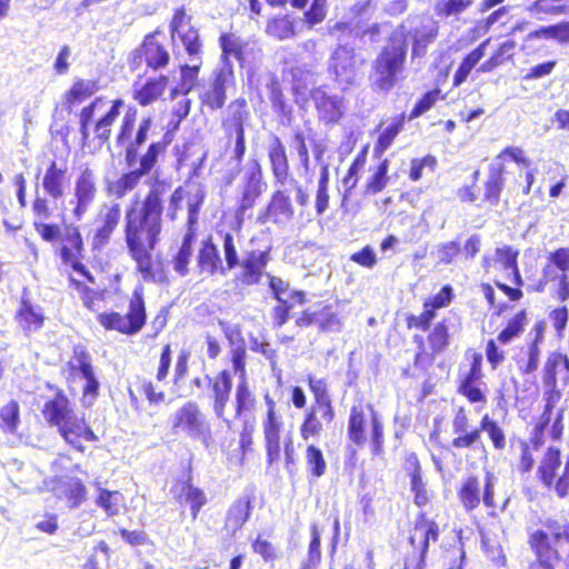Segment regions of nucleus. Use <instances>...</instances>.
<instances>
[{
	"mask_svg": "<svg viewBox=\"0 0 569 569\" xmlns=\"http://www.w3.org/2000/svg\"><path fill=\"white\" fill-rule=\"evenodd\" d=\"M240 199L237 208V218L242 217L249 209H252L267 189V182L263 180L261 166L257 159H250L242 172L239 186Z\"/></svg>",
	"mask_w": 569,
	"mask_h": 569,
	"instance_id": "7",
	"label": "nucleus"
},
{
	"mask_svg": "<svg viewBox=\"0 0 569 569\" xmlns=\"http://www.w3.org/2000/svg\"><path fill=\"white\" fill-rule=\"evenodd\" d=\"M365 422L366 418L363 411L357 407H352L348 423L349 439L356 445L360 446L365 442Z\"/></svg>",
	"mask_w": 569,
	"mask_h": 569,
	"instance_id": "43",
	"label": "nucleus"
},
{
	"mask_svg": "<svg viewBox=\"0 0 569 569\" xmlns=\"http://www.w3.org/2000/svg\"><path fill=\"white\" fill-rule=\"evenodd\" d=\"M482 378L481 357L475 356L469 371L460 380L458 391L470 402H486V396L480 389Z\"/></svg>",
	"mask_w": 569,
	"mask_h": 569,
	"instance_id": "18",
	"label": "nucleus"
},
{
	"mask_svg": "<svg viewBox=\"0 0 569 569\" xmlns=\"http://www.w3.org/2000/svg\"><path fill=\"white\" fill-rule=\"evenodd\" d=\"M67 168H59L56 161H52L43 176L42 186L44 191L53 199L63 196Z\"/></svg>",
	"mask_w": 569,
	"mask_h": 569,
	"instance_id": "26",
	"label": "nucleus"
},
{
	"mask_svg": "<svg viewBox=\"0 0 569 569\" xmlns=\"http://www.w3.org/2000/svg\"><path fill=\"white\" fill-rule=\"evenodd\" d=\"M167 82L168 78L164 76L148 80L140 89L134 92V99L141 106H148L152 103L162 94Z\"/></svg>",
	"mask_w": 569,
	"mask_h": 569,
	"instance_id": "34",
	"label": "nucleus"
},
{
	"mask_svg": "<svg viewBox=\"0 0 569 569\" xmlns=\"http://www.w3.org/2000/svg\"><path fill=\"white\" fill-rule=\"evenodd\" d=\"M98 321L108 330H117L126 335L138 333L146 323V309L142 295L134 291L127 315L122 316L118 312L100 313Z\"/></svg>",
	"mask_w": 569,
	"mask_h": 569,
	"instance_id": "6",
	"label": "nucleus"
},
{
	"mask_svg": "<svg viewBox=\"0 0 569 569\" xmlns=\"http://www.w3.org/2000/svg\"><path fill=\"white\" fill-rule=\"evenodd\" d=\"M150 189L140 209L131 206L124 216V237L128 250L144 278L152 273L151 251L162 229L163 198L170 191V180L158 176L150 180Z\"/></svg>",
	"mask_w": 569,
	"mask_h": 569,
	"instance_id": "1",
	"label": "nucleus"
},
{
	"mask_svg": "<svg viewBox=\"0 0 569 569\" xmlns=\"http://www.w3.org/2000/svg\"><path fill=\"white\" fill-rule=\"evenodd\" d=\"M121 218L119 203L103 206L96 218V229L92 236V249L102 250L110 241V238L118 227Z\"/></svg>",
	"mask_w": 569,
	"mask_h": 569,
	"instance_id": "13",
	"label": "nucleus"
},
{
	"mask_svg": "<svg viewBox=\"0 0 569 569\" xmlns=\"http://www.w3.org/2000/svg\"><path fill=\"white\" fill-rule=\"evenodd\" d=\"M209 386V399L211 400L212 411L217 418L228 422L224 417V409L230 399L232 389V378L228 370L220 371L216 377L211 378L206 375Z\"/></svg>",
	"mask_w": 569,
	"mask_h": 569,
	"instance_id": "15",
	"label": "nucleus"
},
{
	"mask_svg": "<svg viewBox=\"0 0 569 569\" xmlns=\"http://www.w3.org/2000/svg\"><path fill=\"white\" fill-rule=\"evenodd\" d=\"M222 250L224 257L223 269L226 274L238 266L241 268L233 277V283L237 287L254 286L260 282L264 269L270 260L269 250L249 251L240 261L238 250L234 244V238L230 232H226L222 236Z\"/></svg>",
	"mask_w": 569,
	"mask_h": 569,
	"instance_id": "4",
	"label": "nucleus"
},
{
	"mask_svg": "<svg viewBox=\"0 0 569 569\" xmlns=\"http://www.w3.org/2000/svg\"><path fill=\"white\" fill-rule=\"evenodd\" d=\"M58 490L68 500L70 508H78L87 499V488L79 478L60 481Z\"/></svg>",
	"mask_w": 569,
	"mask_h": 569,
	"instance_id": "30",
	"label": "nucleus"
},
{
	"mask_svg": "<svg viewBox=\"0 0 569 569\" xmlns=\"http://www.w3.org/2000/svg\"><path fill=\"white\" fill-rule=\"evenodd\" d=\"M480 430L488 433L495 449L503 450L506 448V436L498 423L488 415H485L480 421Z\"/></svg>",
	"mask_w": 569,
	"mask_h": 569,
	"instance_id": "51",
	"label": "nucleus"
},
{
	"mask_svg": "<svg viewBox=\"0 0 569 569\" xmlns=\"http://www.w3.org/2000/svg\"><path fill=\"white\" fill-rule=\"evenodd\" d=\"M505 164L500 160H492L489 166L488 177L485 182V200L491 206L500 201V193L505 187Z\"/></svg>",
	"mask_w": 569,
	"mask_h": 569,
	"instance_id": "24",
	"label": "nucleus"
},
{
	"mask_svg": "<svg viewBox=\"0 0 569 569\" xmlns=\"http://www.w3.org/2000/svg\"><path fill=\"white\" fill-rule=\"evenodd\" d=\"M306 463L308 472L313 478H320L327 471V462L325 460L323 453L318 447L313 445H309L307 447Z\"/></svg>",
	"mask_w": 569,
	"mask_h": 569,
	"instance_id": "46",
	"label": "nucleus"
},
{
	"mask_svg": "<svg viewBox=\"0 0 569 569\" xmlns=\"http://www.w3.org/2000/svg\"><path fill=\"white\" fill-rule=\"evenodd\" d=\"M144 177L139 170L132 169L119 177L114 182L110 183L109 191L116 198H123L129 191H132Z\"/></svg>",
	"mask_w": 569,
	"mask_h": 569,
	"instance_id": "35",
	"label": "nucleus"
},
{
	"mask_svg": "<svg viewBox=\"0 0 569 569\" xmlns=\"http://www.w3.org/2000/svg\"><path fill=\"white\" fill-rule=\"evenodd\" d=\"M176 37H179L189 58L190 61L201 59V42L199 39V33L193 27H189L187 30H183L181 33H178Z\"/></svg>",
	"mask_w": 569,
	"mask_h": 569,
	"instance_id": "50",
	"label": "nucleus"
},
{
	"mask_svg": "<svg viewBox=\"0 0 569 569\" xmlns=\"http://www.w3.org/2000/svg\"><path fill=\"white\" fill-rule=\"evenodd\" d=\"M19 403L14 400L9 401L0 409V418L4 428L9 432H14L19 423Z\"/></svg>",
	"mask_w": 569,
	"mask_h": 569,
	"instance_id": "53",
	"label": "nucleus"
},
{
	"mask_svg": "<svg viewBox=\"0 0 569 569\" xmlns=\"http://www.w3.org/2000/svg\"><path fill=\"white\" fill-rule=\"evenodd\" d=\"M204 192L202 189L197 188L196 192L188 197V224L193 226L198 221L200 207L203 203Z\"/></svg>",
	"mask_w": 569,
	"mask_h": 569,
	"instance_id": "62",
	"label": "nucleus"
},
{
	"mask_svg": "<svg viewBox=\"0 0 569 569\" xmlns=\"http://www.w3.org/2000/svg\"><path fill=\"white\" fill-rule=\"evenodd\" d=\"M560 465V450L553 447L548 448L546 457L537 470L538 477L545 487L551 488Z\"/></svg>",
	"mask_w": 569,
	"mask_h": 569,
	"instance_id": "29",
	"label": "nucleus"
},
{
	"mask_svg": "<svg viewBox=\"0 0 569 569\" xmlns=\"http://www.w3.org/2000/svg\"><path fill=\"white\" fill-rule=\"evenodd\" d=\"M70 366L73 370H78L81 376L88 375V372L92 371L93 368L91 366L90 355L86 351L82 346H76L73 348V356L70 361Z\"/></svg>",
	"mask_w": 569,
	"mask_h": 569,
	"instance_id": "55",
	"label": "nucleus"
},
{
	"mask_svg": "<svg viewBox=\"0 0 569 569\" xmlns=\"http://www.w3.org/2000/svg\"><path fill=\"white\" fill-rule=\"evenodd\" d=\"M538 342L537 338L530 343L527 352L528 359L526 362L519 365V370L522 375H531L538 369L540 361V348Z\"/></svg>",
	"mask_w": 569,
	"mask_h": 569,
	"instance_id": "56",
	"label": "nucleus"
},
{
	"mask_svg": "<svg viewBox=\"0 0 569 569\" xmlns=\"http://www.w3.org/2000/svg\"><path fill=\"white\" fill-rule=\"evenodd\" d=\"M197 264L201 272H206L209 276H213L216 273L226 276L219 250L212 242L211 238H207L201 242V247L197 256Z\"/></svg>",
	"mask_w": 569,
	"mask_h": 569,
	"instance_id": "22",
	"label": "nucleus"
},
{
	"mask_svg": "<svg viewBox=\"0 0 569 569\" xmlns=\"http://www.w3.org/2000/svg\"><path fill=\"white\" fill-rule=\"evenodd\" d=\"M439 537V527L436 521L428 520L423 516L417 520L412 535L409 538L410 545L416 549L419 540L418 558L411 556L406 560L405 569H422L428 552L429 542L437 541Z\"/></svg>",
	"mask_w": 569,
	"mask_h": 569,
	"instance_id": "10",
	"label": "nucleus"
},
{
	"mask_svg": "<svg viewBox=\"0 0 569 569\" xmlns=\"http://www.w3.org/2000/svg\"><path fill=\"white\" fill-rule=\"evenodd\" d=\"M123 106L121 99L112 101V106L109 111L102 116L94 124L93 131L96 138L101 142L106 143L111 136V127L120 114V109Z\"/></svg>",
	"mask_w": 569,
	"mask_h": 569,
	"instance_id": "32",
	"label": "nucleus"
},
{
	"mask_svg": "<svg viewBox=\"0 0 569 569\" xmlns=\"http://www.w3.org/2000/svg\"><path fill=\"white\" fill-rule=\"evenodd\" d=\"M486 44H487V41L482 42L480 46H478L475 50H472L470 53H468L463 58L458 70L456 71V73L453 76V84L455 86H460L462 82L466 81V79L470 74L471 70L476 67V64L485 56Z\"/></svg>",
	"mask_w": 569,
	"mask_h": 569,
	"instance_id": "36",
	"label": "nucleus"
},
{
	"mask_svg": "<svg viewBox=\"0 0 569 569\" xmlns=\"http://www.w3.org/2000/svg\"><path fill=\"white\" fill-rule=\"evenodd\" d=\"M403 127V116H401L398 120L393 121L389 124L385 130L380 133L378 141L375 146L373 153L376 157H381L386 150L391 146L395 138L399 134Z\"/></svg>",
	"mask_w": 569,
	"mask_h": 569,
	"instance_id": "44",
	"label": "nucleus"
},
{
	"mask_svg": "<svg viewBox=\"0 0 569 569\" xmlns=\"http://www.w3.org/2000/svg\"><path fill=\"white\" fill-rule=\"evenodd\" d=\"M180 499L190 506L193 519L198 517L200 509L207 503L203 490L194 487L190 481L182 485Z\"/></svg>",
	"mask_w": 569,
	"mask_h": 569,
	"instance_id": "39",
	"label": "nucleus"
},
{
	"mask_svg": "<svg viewBox=\"0 0 569 569\" xmlns=\"http://www.w3.org/2000/svg\"><path fill=\"white\" fill-rule=\"evenodd\" d=\"M16 320L18 321L22 331L29 336L42 328L44 316L42 313V309L38 306H33L26 298V293H23L20 308L16 313Z\"/></svg>",
	"mask_w": 569,
	"mask_h": 569,
	"instance_id": "21",
	"label": "nucleus"
},
{
	"mask_svg": "<svg viewBox=\"0 0 569 569\" xmlns=\"http://www.w3.org/2000/svg\"><path fill=\"white\" fill-rule=\"evenodd\" d=\"M119 499L120 493L118 491L101 489L97 499V503L103 508L108 515L113 516L118 512Z\"/></svg>",
	"mask_w": 569,
	"mask_h": 569,
	"instance_id": "60",
	"label": "nucleus"
},
{
	"mask_svg": "<svg viewBox=\"0 0 569 569\" xmlns=\"http://www.w3.org/2000/svg\"><path fill=\"white\" fill-rule=\"evenodd\" d=\"M527 320V313L525 310L519 311L513 318H511L507 327L500 331L497 339L500 343L507 345L509 343L513 338L521 335L523 331L525 325Z\"/></svg>",
	"mask_w": 569,
	"mask_h": 569,
	"instance_id": "48",
	"label": "nucleus"
},
{
	"mask_svg": "<svg viewBox=\"0 0 569 569\" xmlns=\"http://www.w3.org/2000/svg\"><path fill=\"white\" fill-rule=\"evenodd\" d=\"M166 134L161 140L149 144L147 151L139 158V167L136 168L143 176H148L158 162L159 157L164 153L167 147L170 143V139H167Z\"/></svg>",
	"mask_w": 569,
	"mask_h": 569,
	"instance_id": "31",
	"label": "nucleus"
},
{
	"mask_svg": "<svg viewBox=\"0 0 569 569\" xmlns=\"http://www.w3.org/2000/svg\"><path fill=\"white\" fill-rule=\"evenodd\" d=\"M98 192L97 178L93 171L86 168L80 172L74 182V198L70 200L73 206L72 214L80 221L96 200Z\"/></svg>",
	"mask_w": 569,
	"mask_h": 569,
	"instance_id": "12",
	"label": "nucleus"
},
{
	"mask_svg": "<svg viewBox=\"0 0 569 569\" xmlns=\"http://www.w3.org/2000/svg\"><path fill=\"white\" fill-rule=\"evenodd\" d=\"M460 252V246L457 241H449L439 246L437 258L440 263L449 264L453 258Z\"/></svg>",
	"mask_w": 569,
	"mask_h": 569,
	"instance_id": "64",
	"label": "nucleus"
},
{
	"mask_svg": "<svg viewBox=\"0 0 569 569\" xmlns=\"http://www.w3.org/2000/svg\"><path fill=\"white\" fill-rule=\"evenodd\" d=\"M439 96H440L439 89H433V90L426 92L412 108V110L409 114V119L410 120L416 119V118L422 116L428 110H430L435 106V103L438 101Z\"/></svg>",
	"mask_w": 569,
	"mask_h": 569,
	"instance_id": "54",
	"label": "nucleus"
},
{
	"mask_svg": "<svg viewBox=\"0 0 569 569\" xmlns=\"http://www.w3.org/2000/svg\"><path fill=\"white\" fill-rule=\"evenodd\" d=\"M266 32L277 40H287L296 36L295 19L289 16H280L267 22Z\"/></svg>",
	"mask_w": 569,
	"mask_h": 569,
	"instance_id": "33",
	"label": "nucleus"
},
{
	"mask_svg": "<svg viewBox=\"0 0 569 569\" xmlns=\"http://www.w3.org/2000/svg\"><path fill=\"white\" fill-rule=\"evenodd\" d=\"M192 64H183L181 66V82L180 84L172 90V96L176 94H188L196 84L199 69L201 66V59L191 61Z\"/></svg>",
	"mask_w": 569,
	"mask_h": 569,
	"instance_id": "40",
	"label": "nucleus"
},
{
	"mask_svg": "<svg viewBox=\"0 0 569 569\" xmlns=\"http://www.w3.org/2000/svg\"><path fill=\"white\" fill-rule=\"evenodd\" d=\"M529 545L536 558L551 560V555H557V550H552L548 533L543 530H536L529 537Z\"/></svg>",
	"mask_w": 569,
	"mask_h": 569,
	"instance_id": "41",
	"label": "nucleus"
},
{
	"mask_svg": "<svg viewBox=\"0 0 569 569\" xmlns=\"http://www.w3.org/2000/svg\"><path fill=\"white\" fill-rule=\"evenodd\" d=\"M82 378L86 380L82 402L83 406L91 407L98 396L100 383L96 378L93 370L88 372V375H82Z\"/></svg>",
	"mask_w": 569,
	"mask_h": 569,
	"instance_id": "57",
	"label": "nucleus"
},
{
	"mask_svg": "<svg viewBox=\"0 0 569 569\" xmlns=\"http://www.w3.org/2000/svg\"><path fill=\"white\" fill-rule=\"evenodd\" d=\"M321 560L320 551V533L316 526L311 528V541L309 543L308 560L305 565H310L315 568Z\"/></svg>",
	"mask_w": 569,
	"mask_h": 569,
	"instance_id": "63",
	"label": "nucleus"
},
{
	"mask_svg": "<svg viewBox=\"0 0 569 569\" xmlns=\"http://www.w3.org/2000/svg\"><path fill=\"white\" fill-rule=\"evenodd\" d=\"M172 428L186 432L190 438L208 445L211 429L206 416L193 401L186 402L172 418Z\"/></svg>",
	"mask_w": 569,
	"mask_h": 569,
	"instance_id": "8",
	"label": "nucleus"
},
{
	"mask_svg": "<svg viewBox=\"0 0 569 569\" xmlns=\"http://www.w3.org/2000/svg\"><path fill=\"white\" fill-rule=\"evenodd\" d=\"M252 509V498L243 496L238 498L228 509L224 530L233 536L248 521Z\"/></svg>",
	"mask_w": 569,
	"mask_h": 569,
	"instance_id": "23",
	"label": "nucleus"
},
{
	"mask_svg": "<svg viewBox=\"0 0 569 569\" xmlns=\"http://www.w3.org/2000/svg\"><path fill=\"white\" fill-rule=\"evenodd\" d=\"M99 90L94 80H78L66 94L67 103L74 104L93 96Z\"/></svg>",
	"mask_w": 569,
	"mask_h": 569,
	"instance_id": "42",
	"label": "nucleus"
},
{
	"mask_svg": "<svg viewBox=\"0 0 569 569\" xmlns=\"http://www.w3.org/2000/svg\"><path fill=\"white\" fill-rule=\"evenodd\" d=\"M268 158L274 178V184L288 187V182H295V178L290 176L289 172V161L286 147L277 136L273 137V140L268 148Z\"/></svg>",
	"mask_w": 569,
	"mask_h": 569,
	"instance_id": "16",
	"label": "nucleus"
},
{
	"mask_svg": "<svg viewBox=\"0 0 569 569\" xmlns=\"http://www.w3.org/2000/svg\"><path fill=\"white\" fill-rule=\"evenodd\" d=\"M270 101L273 110L281 117V123L289 124L292 119V107L286 102L284 96L278 86H272Z\"/></svg>",
	"mask_w": 569,
	"mask_h": 569,
	"instance_id": "52",
	"label": "nucleus"
},
{
	"mask_svg": "<svg viewBox=\"0 0 569 569\" xmlns=\"http://www.w3.org/2000/svg\"><path fill=\"white\" fill-rule=\"evenodd\" d=\"M322 430V423L317 418L315 408L307 413L306 419L300 428L301 437L308 440L310 437L319 436Z\"/></svg>",
	"mask_w": 569,
	"mask_h": 569,
	"instance_id": "59",
	"label": "nucleus"
},
{
	"mask_svg": "<svg viewBox=\"0 0 569 569\" xmlns=\"http://www.w3.org/2000/svg\"><path fill=\"white\" fill-rule=\"evenodd\" d=\"M141 50L144 61L149 67L158 69L167 66L169 53L162 44L156 41L154 33L146 37Z\"/></svg>",
	"mask_w": 569,
	"mask_h": 569,
	"instance_id": "28",
	"label": "nucleus"
},
{
	"mask_svg": "<svg viewBox=\"0 0 569 569\" xmlns=\"http://www.w3.org/2000/svg\"><path fill=\"white\" fill-rule=\"evenodd\" d=\"M282 426L281 416L266 417L262 422L267 461L270 466L280 460V431Z\"/></svg>",
	"mask_w": 569,
	"mask_h": 569,
	"instance_id": "19",
	"label": "nucleus"
},
{
	"mask_svg": "<svg viewBox=\"0 0 569 569\" xmlns=\"http://www.w3.org/2000/svg\"><path fill=\"white\" fill-rule=\"evenodd\" d=\"M562 353L552 352L548 356L547 361L543 367V385L548 389V392H552L557 388V373L558 369L561 367Z\"/></svg>",
	"mask_w": 569,
	"mask_h": 569,
	"instance_id": "47",
	"label": "nucleus"
},
{
	"mask_svg": "<svg viewBox=\"0 0 569 569\" xmlns=\"http://www.w3.org/2000/svg\"><path fill=\"white\" fill-rule=\"evenodd\" d=\"M329 164L323 163L320 170V177L318 181L317 194H316V212L321 216L328 209L329 206Z\"/></svg>",
	"mask_w": 569,
	"mask_h": 569,
	"instance_id": "45",
	"label": "nucleus"
},
{
	"mask_svg": "<svg viewBox=\"0 0 569 569\" xmlns=\"http://www.w3.org/2000/svg\"><path fill=\"white\" fill-rule=\"evenodd\" d=\"M232 74V66L216 71L211 82L199 94L201 103L212 111L221 109L227 99L226 86Z\"/></svg>",
	"mask_w": 569,
	"mask_h": 569,
	"instance_id": "14",
	"label": "nucleus"
},
{
	"mask_svg": "<svg viewBox=\"0 0 569 569\" xmlns=\"http://www.w3.org/2000/svg\"><path fill=\"white\" fill-rule=\"evenodd\" d=\"M219 44L222 51L223 67L232 66L229 60L230 57H234L242 66L247 60V54L252 49L247 40L234 33H222L219 38Z\"/></svg>",
	"mask_w": 569,
	"mask_h": 569,
	"instance_id": "20",
	"label": "nucleus"
},
{
	"mask_svg": "<svg viewBox=\"0 0 569 569\" xmlns=\"http://www.w3.org/2000/svg\"><path fill=\"white\" fill-rule=\"evenodd\" d=\"M448 328L443 322L437 323L429 335V342L433 352H441L448 345Z\"/></svg>",
	"mask_w": 569,
	"mask_h": 569,
	"instance_id": "58",
	"label": "nucleus"
},
{
	"mask_svg": "<svg viewBox=\"0 0 569 569\" xmlns=\"http://www.w3.org/2000/svg\"><path fill=\"white\" fill-rule=\"evenodd\" d=\"M42 415L50 426L58 428L64 441L79 451H83L81 439L89 442L98 440L84 418L76 415L70 400L61 390L44 403Z\"/></svg>",
	"mask_w": 569,
	"mask_h": 569,
	"instance_id": "2",
	"label": "nucleus"
},
{
	"mask_svg": "<svg viewBox=\"0 0 569 569\" xmlns=\"http://www.w3.org/2000/svg\"><path fill=\"white\" fill-rule=\"evenodd\" d=\"M389 160H382L376 168L373 174L368 179L366 183V192L369 194H376L382 191L389 181L388 177Z\"/></svg>",
	"mask_w": 569,
	"mask_h": 569,
	"instance_id": "49",
	"label": "nucleus"
},
{
	"mask_svg": "<svg viewBox=\"0 0 569 569\" xmlns=\"http://www.w3.org/2000/svg\"><path fill=\"white\" fill-rule=\"evenodd\" d=\"M407 470L410 476L411 491L415 493V503L419 507L428 502V493L421 477V468L416 455L407 459Z\"/></svg>",
	"mask_w": 569,
	"mask_h": 569,
	"instance_id": "27",
	"label": "nucleus"
},
{
	"mask_svg": "<svg viewBox=\"0 0 569 569\" xmlns=\"http://www.w3.org/2000/svg\"><path fill=\"white\" fill-rule=\"evenodd\" d=\"M551 0H537L529 8L531 13L560 16L568 13V7L551 4Z\"/></svg>",
	"mask_w": 569,
	"mask_h": 569,
	"instance_id": "61",
	"label": "nucleus"
},
{
	"mask_svg": "<svg viewBox=\"0 0 569 569\" xmlns=\"http://www.w3.org/2000/svg\"><path fill=\"white\" fill-rule=\"evenodd\" d=\"M274 191L271 194L270 201L260 210L257 222L266 224L272 222L278 226L287 224L295 214V209L290 199L289 188L274 184Z\"/></svg>",
	"mask_w": 569,
	"mask_h": 569,
	"instance_id": "9",
	"label": "nucleus"
},
{
	"mask_svg": "<svg viewBox=\"0 0 569 569\" xmlns=\"http://www.w3.org/2000/svg\"><path fill=\"white\" fill-rule=\"evenodd\" d=\"M318 120L325 126L338 123L346 111L345 98L329 93L323 87H317L311 91Z\"/></svg>",
	"mask_w": 569,
	"mask_h": 569,
	"instance_id": "11",
	"label": "nucleus"
},
{
	"mask_svg": "<svg viewBox=\"0 0 569 569\" xmlns=\"http://www.w3.org/2000/svg\"><path fill=\"white\" fill-rule=\"evenodd\" d=\"M406 38L393 34L371 62L369 80L377 92L391 91L402 78L407 60Z\"/></svg>",
	"mask_w": 569,
	"mask_h": 569,
	"instance_id": "3",
	"label": "nucleus"
},
{
	"mask_svg": "<svg viewBox=\"0 0 569 569\" xmlns=\"http://www.w3.org/2000/svg\"><path fill=\"white\" fill-rule=\"evenodd\" d=\"M458 496L466 510L471 511L476 509L480 503V487L478 479L476 477H468L463 481Z\"/></svg>",
	"mask_w": 569,
	"mask_h": 569,
	"instance_id": "38",
	"label": "nucleus"
},
{
	"mask_svg": "<svg viewBox=\"0 0 569 569\" xmlns=\"http://www.w3.org/2000/svg\"><path fill=\"white\" fill-rule=\"evenodd\" d=\"M327 64L329 76L342 91L357 84L361 64L358 63L352 47L347 44L337 46L332 50Z\"/></svg>",
	"mask_w": 569,
	"mask_h": 569,
	"instance_id": "5",
	"label": "nucleus"
},
{
	"mask_svg": "<svg viewBox=\"0 0 569 569\" xmlns=\"http://www.w3.org/2000/svg\"><path fill=\"white\" fill-rule=\"evenodd\" d=\"M313 137H316L315 130L308 122L306 123L305 128L296 127L293 129L290 146L297 152L300 164L306 171L309 170L310 166V157L307 142L309 141L311 143V141H313Z\"/></svg>",
	"mask_w": 569,
	"mask_h": 569,
	"instance_id": "25",
	"label": "nucleus"
},
{
	"mask_svg": "<svg viewBox=\"0 0 569 569\" xmlns=\"http://www.w3.org/2000/svg\"><path fill=\"white\" fill-rule=\"evenodd\" d=\"M250 112L248 110L247 101L244 99H237L227 108V116L222 120V129L226 137H244V123L249 119Z\"/></svg>",
	"mask_w": 569,
	"mask_h": 569,
	"instance_id": "17",
	"label": "nucleus"
},
{
	"mask_svg": "<svg viewBox=\"0 0 569 569\" xmlns=\"http://www.w3.org/2000/svg\"><path fill=\"white\" fill-rule=\"evenodd\" d=\"M234 398V410L237 418H240L243 415L251 412L253 410L256 399L249 389L246 378L241 379L240 382L237 385Z\"/></svg>",
	"mask_w": 569,
	"mask_h": 569,
	"instance_id": "37",
	"label": "nucleus"
}]
</instances>
